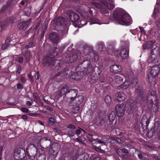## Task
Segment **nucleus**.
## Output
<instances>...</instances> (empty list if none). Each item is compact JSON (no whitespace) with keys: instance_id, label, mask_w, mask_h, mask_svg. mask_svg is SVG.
<instances>
[{"instance_id":"nucleus-1","label":"nucleus","mask_w":160,"mask_h":160,"mask_svg":"<svg viewBox=\"0 0 160 160\" xmlns=\"http://www.w3.org/2000/svg\"><path fill=\"white\" fill-rule=\"evenodd\" d=\"M110 18L112 20L115 21L116 23L121 25L129 23L131 20L130 16L124 12H114Z\"/></svg>"},{"instance_id":"nucleus-2","label":"nucleus","mask_w":160,"mask_h":160,"mask_svg":"<svg viewBox=\"0 0 160 160\" xmlns=\"http://www.w3.org/2000/svg\"><path fill=\"white\" fill-rule=\"evenodd\" d=\"M82 52L84 55L87 56L88 58L94 61H97L99 58V56L97 53L93 50V47L87 45H84L81 48Z\"/></svg>"},{"instance_id":"nucleus-3","label":"nucleus","mask_w":160,"mask_h":160,"mask_svg":"<svg viewBox=\"0 0 160 160\" xmlns=\"http://www.w3.org/2000/svg\"><path fill=\"white\" fill-rule=\"evenodd\" d=\"M147 101L148 103V107L152 111L156 110L158 105V99L154 92L148 93L147 98Z\"/></svg>"},{"instance_id":"nucleus-4","label":"nucleus","mask_w":160,"mask_h":160,"mask_svg":"<svg viewBox=\"0 0 160 160\" xmlns=\"http://www.w3.org/2000/svg\"><path fill=\"white\" fill-rule=\"evenodd\" d=\"M42 63L44 65L48 66L52 68L54 67L57 70H58L60 67V61L59 60H55L53 58L48 56L43 58Z\"/></svg>"},{"instance_id":"nucleus-5","label":"nucleus","mask_w":160,"mask_h":160,"mask_svg":"<svg viewBox=\"0 0 160 160\" xmlns=\"http://www.w3.org/2000/svg\"><path fill=\"white\" fill-rule=\"evenodd\" d=\"M83 69V73L86 74L92 71L93 68L91 64L90 60L87 59L83 61L82 62L78 64L76 68V70H82Z\"/></svg>"},{"instance_id":"nucleus-6","label":"nucleus","mask_w":160,"mask_h":160,"mask_svg":"<svg viewBox=\"0 0 160 160\" xmlns=\"http://www.w3.org/2000/svg\"><path fill=\"white\" fill-rule=\"evenodd\" d=\"M54 22L56 26L65 28L64 32H62L63 35L67 33V28L66 26L68 23V21L66 19L63 17H58L54 19Z\"/></svg>"},{"instance_id":"nucleus-7","label":"nucleus","mask_w":160,"mask_h":160,"mask_svg":"<svg viewBox=\"0 0 160 160\" xmlns=\"http://www.w3.org/2000/svg\"><path fill=\"white\" fill-rule=\"evenodd\" d=\"M25 156V150L21 148L16 149L14 153L13 156L15 160L23 159Z\"/></svg>"},{"instance_id":"nucleus-8","label":"nucleus","mask_w":160,"mask_h":160,"mask_svg":"<svg viewBox=\"0 0 160 160\" xmlns=\"http://www.w3.org/2000/svg\"><path fill=\"white\" fill-rule=\"evenodd\" d=\"M138 79L137 78H133L129 81V83L128 81H126L123 84H122V88L123 89H126L129 85L135 87L138 85Z\"/></svg>"},{"instance_id":"nucleus-9","label":"nucleus","mask_w":160,"mask_h":160,"mask_svg":"<svg viewBox=\"0 0 160 160\" xmlns=\"http://www.w3.org/2000/svg\"><path fill=\"white\" fill-rule=\"evenodd\" d=\"M115 109L118 117H121L123 116L125 111V106L124 104H117L115 106Z\"/></svg>"},{"instance_id":"nucleus-10","label":"nucleus","mask_w":160,"mask_h":160,"mask_svg":"<svg viewBox=\"0 0 160 160\" xmlns=\"http://www.w3.org/2000/svg\"><path fill=\"white\" fill-rule=\"evenodd\" d=\"M77 54L74 51H71L66 56L67 62L68 63H72L75 61L78 58Z\"/></svg>"},{"instance_id":"nucleus-11","label":"nucleus","mask_w":160,"mask_h":160,"mask_svg":"<svg viewBox=\"0 0 160 160\" xmlns=\"http://www.w3.org/2000/svg\"><path fill=\"white\" fill-rule=\"evenodd\" d=\"M125 107L127 109V112L130 114L133 113L136 108L133 101L131 100H128L127 101Z\"/></svg>"},{"instance_id":"nucleus-12","label":"nucleus","mask_w":160,"mask_h":160,"mask_svg":"<svg viewBox=\"0 0 160 160\" xmlns=\"http://www.w3.org/2000/svg\"><path fill=\"white\" fill-rule=\"evenodd\" d=\"M49 37L52 42L55 43H58L60 41L59 34L56 32H53L49 34Z\"/></svg>"},{"instance_id":"nucleus-13","label":"nucleus","mask_w":160,"mask_h":160,"mask_svg":"<svg viewBox=\"0 0 160 160\" xmlns=\"http://www.w3.org/2000/svg\"><path fill=\"white\" fill-rule=\"evenodd\" d=\"M37 153V149L35 145H33L32 148L30 150L29 152L27 153V156L31 160H33Z\"/></svg>"},{"instance_id":"nucleus-14","label":"nucleus","mask_w":160,"mask_h":160,"mask_svg":"<svg viewBox=\"0 0 160 160\" xmlns=\"http://www.w3.org/2000/svg\"><path fill=\"white\" fill-rule=\"evenodd\" d=\"M126 98V96L124 93L122 92H119L115 94L114 99L116 101L121 102L124 100Z\"/></svg>"},{"instance_id":"nucleus-15","label":"nucleus","mask_w":160,"mask_h":160,"mask_svg":"<svg viewBox=\"0 0 160 160\" xmlns=\"http://www.w3.org/2000/svg\"><path fill=\"white\" fill-rule=\"evenodd\" d=\"M31 21L32 19H29L25 22H20L18 25V28L20 30L25 29Z\"/></svg>"},{"instance_id":"nucleus-16","label":"nucleus","mask_w":160,"mask_h":160,"mask_svg":"<svg viewBox=\"0 0 160 160\" xmlns=\"http://www.w3.org/2000/svg\"><path fill=\"white\" fill-rule=\"evenodd\" d=\"M78 93V91L76 89H71L68 90V96L70 97V99L71 101L75 100Z\"/></svg>"},{"instance_id":"nucleus-17","label":"nucleus","mask_w":160,"mask_h":160,"mask_svg":"<svg viewBox=\"0 0 160 160\" xmlns=\"http://www.w3.org/2000/svg\"><path fill=\"white\" fill-rule=\"evenodd\" d=\"M156 41L154 40H152L151 41L147 42L144 43L142 46V48L143 49H149L154 48V44L155 43Z\"/></svg>"},{"instance_id":"nucleus-18","label":"nucleus","mask_w":160,"mask_h":160,"mask_svg":"<svg viewBox=\"0 0 160 160\" xmlns=\"http://www.w3.org/2000/svg\"><path fill=\"white\" fill-rule=\"evenodd\" d=\"M94 121L96 125L100 126L104 123V117L103 116H101L100 114L96 117Z\"/></svg>"},{"instance_id":"nucleus-19","label":"nucleus","mask_w":160,"mask_h":160,"mask_svg":"<svg viewBox=\"0 0 160 160\" xmlns=\"http://www.w3.org/2000/svg\"><path fill=\"white\" fill-rule=\"evenodd\" d=\"M116 117L115 113L113 111H112L110 112L108 115V125L111 128H112L113 126L112 125L113 124V122L115 120Z\"/></svg>"},{"instance_id":"nucleus-20","label":"nucleus","mask_w":160,"mask_h":160,"mask_svg":"<svg viewBox=\"0 0 160 160\" xmlns=\"http://www.w3.org/2000/svg\"><path fill=\"white\" fill-rule=\"evenodd\" d=\"M100 2L103 4L104 6L106 7L107 8L111 10L113 9L114 7V5L112 2H108V1L109 0H100Z\"/></svg>"},{"instance_id":"nucleus-21","label":"nucleus","mask_w":160,"mask_h":160,"mask_svg":"<svg viewBox=\"0 0 160 160\" xmlns=\"http://www.w3.org/2000/svg\"><path fill=\"white\" fill-rule=\"evenodd\" d=\"M135 93L138 97L142 99L144 98V91L141 86H139L138 87L136 90Z\"/></svg>"},{"instance_id":"nucleus-22","label":"nucleus","mask_w":160,"mask_h":160,"mask_svg":"<svg viewBox=\"0 0 160 160\" xmlns=\"http://www.w3.org/2000/svg\"><path fill=\"white\" fill-rule=\"evenodd\" d=\"M160 69L159 67L157 65H156L152 68L150 73L153 77H156L158 75Z\"/></svg>"},{"instance_id":"nucleus-23","label":"nucleus","mask_w":160,"mask_h":160,"mask_svg":"<svg viewBox=\"0 0 160 160\" xmlns=\"http://www.w3.org/2000/svg\"><path fill=\"white\" fill-rule=\"evenodd\" d=\"M22 53L25 58L26 62H28L30 60V58L31 56L30 52L28 49H23Z\"/></svg>"},{"instance_id":"nucleus-24","label":"nucleus","mask_w":160,"mask_h":160,"mask_svg":"<svg viewBox=\"0 0 160 160\" xmlns=\"http://www.w3.org/2000/svg\"><path fill=\"white\" fill-rule=\"evenodd\" d=\"M69 17L71 21L72 22L78 21L79 18V15L77 13L73 12L70 13Z\"/></svg>"},{"instance_id":"nucleus-25","label":"nucleus","mask_w":160,"mask_h":160,"mask_svg":"<svg viewBox=\"0 0 160 160\" xmlns=\"http://www.w3.org/2000/svg\"><path fill=\"white\" fill-rule=\"evenodd\" d=\"M51 144V141L49 140L42 139L40 146L44 148H47L49 147Z\"/></svg>"},{"instance_id":"nucleus-26","label":"nucleus","mask_w":160,"mask_h":160,"mask_svg":"<svg viewBox=\"0 0 160 160\" xmlns=\"http://www.w3.org/2000/svg\"><path fill=\"white\" fill-rule=\"evenodd\" d=\"M110 71L111 72H118L121 71V67L118 65H112L110 68Z\"/></svg>"},{"instance_id":"nucleus-27","label":"nucleus","mask_w":160,"mask_h":160,"mask_svg":"<svg viewBox=\"0 0 160 160\" xmlns=\"http://www.w3.org/2000/svg\"><path fill=\"white\" fill-rule=\"evenodd\" d=\"M128 50L125 48H122L120 53V56L123 59H126L128 56L129 54Z\"/></svg>"},{"instance_id":"nucleus-28","label":"nucleus","mask_w":160,"mask_h":160,"mask_svg":"<svg viewBox=\"0 0 160 160\" xmlns=\"http://www.w3.org/2000/svg\"><path fill=\"white\" fill-rule=\"evenodd\" d=\"M141 122L143 128H147L149 123V120L146 116H144Z\"/></svg>"},{"instance_id":"nucleus-29","label":"nucleus","mask_w":160,"mask_h":160,"mask_svg":"<svg viewBox=\"0 0 160 160\" xmlns=\"http://www.w3.org/2000/svg\"><path fill=\"white\" fill-rule=\"evenodd\" d=\"M50 148L53 150L54 151H56L57 153H58L60 149L61 146L59 143H54L52 144Z\"/></svg>"},{"instance_id":"nucleus-30","label":"nucleus","mask_w":160,"mask_h":160,"mask_svg":"<svg viewBox=\"0 0 160 160\" xmlns=\"http://www.w3.org/2000/svg\"><path fill=\"white\" fill-rule=\"evenodd\" d=\"M36 43L35 40L34 38L33 37L31 39L30 41L28 43V45H26L25 48L26 49L34 47Z\"/></svg>"},{"instance_id":"nucleus-31","label":"nucleus","mask_w":160,"mask_h":160,"mask_svg":"<svg viewBox=\"0 0 160 160\" xmlns=\"http://www.w3.org/2000/svg\"><path fill=\"white\" fill-rule=\"evenodd\" d=\"M58 153H57L56 151H54V150L50 148L49 150V155L50 158L52 159H54L57 156Z\"/></svg>"},{"instance_id":"nucleus-32","label":"nucleus","mask_w":160,"mask_h":160,"mask_svg":"<svg viewBox=\"0 0 160 160\" xmlns=\"http://www.w3.org/2000/svg\"><path fill=\"white\" fill-rule=\"evenodd\" d=\"M68 87H62L59 92V95L60 97H62L64 95H65L67 94H68Z\"/></svg>"},{"instance_id":"nucleus-33","label":"nucleus","mask_w":160,"mask_h":160,"mask_svg":"<svg viewBox=\"0 0 160 160\" xmlns=\"http://www.w3.org/2000/svg\"><path fill=\"white\" fill-rule=\"evenodd\" d=\"M10 24V22H8L7 19L3 21L0 22V28H1V31L4 29Z\"/></svg>"},{"instance_id":"nucleus-34","label":"nucleus","mask_w":160,"mask_h":160,"mask_svg":"<svg viewBox=\"0 0 160 160\" xmlns=\"http://www.w3.org/2000/svg\"><path fill=\"white\" fill-rule=\"evenodd\" d=\"M78 72H77L73 74V76H75L74 78L76 80L80 79L82 77V75H81V73H82V71L81 70H77Z\"/></svg>"},{"instance_id":"nucleus-35","label":"nucleus","mask_w":160,"mask_h":160,"mask_svg":"<svg viewBox=\"0 0 160 160\" xmlns=\"http://www.w3.org/2000/svg\"><path fill=\"white\" fill-rule=\"evenodd\" d=\"M122 76V75L120 74L115 76L114 79L116 82L117 83H120L122 82L123 80Z\"/></svg>"},{"instance_id":"nucleus-36","label":"nucleus","mask_w":160,"mask_h":160,"mask_svg":"<svg viewBox=\"0 0 160 160\" xmlns=\"http://www.w3.org/2000/svg\"><path fill=\"white\" fill-rule=\"evenodd\" d=\"M83 97L82 96H79L77 97H76L75 100L76 101V103L78 104H81L83 100Z\"/></svg>"},{"instance_id":"nucleus-37","label":"nucleus","mask_w":160,"mask_h":160,"mask_svg":"<svg viewBox=\"0 0 160 160\" xmlns=\"http://www.w3.org/2000/svg\"><path fill=\"white\" fill-rule=\"evenodd\" d=\"M92 148L93 149L97 152L101 153H104V151L102 149L100 148H99V147H98L96 146H93Z\"/></svg>"},{"instance_id":"nucleus-38","label":"nucleus","mask_w":160,"mask_h":160,"mask_svg":"<svg viewBox=\"0 0 160 160\" xmlns=\"http://www.w3.org/2000/svg\"><path fill=\"white\" fill-rule=\"evenodd\" d=\"M154 134L155 135H158V138L160 140V127L155 128L154 130Z\"/></svg>"},{"instance_id":"nucleus-39","label":"nucleus","mask_w":160,"mask_h":160,"mask_svg":"<svg viewBox=\"0 0 160 160\" xmlns=\"http://www.w3.org/2000/svg\"><path fill=\"white\" fill-rule=\"evenodd\" d=\"M70 156L68 155L65 154L61 156L59 158V160H69Z\"/></svg>"},{"instance_id":"nucleus-40","label":"nucleus","mask_w":160,"mask_h":160,"mask_svg":"<svg viewBox=\"0 0 160 160\" xmlns=\"http://www.w3.org/2000/svg\"><path fill=\"white\" fill-rule=\"evenodd\" d=\"M104 101L107 105H109L111 102V98L110 96L109 95L106 96L105 98Z\"/></svg>"},{"instance_id":"nucleus-41","label":"nucleus","mask_w":160,"mask_h":160,"mask_svg":"<svg viewBox=\"0 0 160 160\" xmlns=\"http://www.w3.org/2000/svg\"><path fill=\"white\" fill-rule=\"evenodd\" d=\"M67 133L68 135L70 136H73L75 134V130L74 129H68Z\"/></svg>"},{"instance_id":"nucleus-42","label":"nucleus","mask_w":160,"mask_h":160,"mask_svg":"<svg viewBox=\"0 0 160 160\" xmlns=\"http://www.w3.org/2000/svg\"><path fill=\"white\" fill-rule=\"evenodd\" d=\"M107 51L108 53L111 55H112L114 53L117 52V51L114 50V48L110 47L108 48Z\"/></svg>"},{"instance_id":"nucleus-43","label":"nucleus","mask_w":160,"mask_h":160,"mask_svg":"<svg viewBox=\"0 0 160 160\" xmlns=\"http://www.w3.org/2000/svg\"><path fill=\"white\" fill-rule=\"evenodd\" d=\"M80 109V107L77 106L73 107L72 109V112L74 114L77 113L78 112Z\"/></svg>"},{"instance_id":"nucleus-44","label":"nucleus","mask_w":160,"mask_h":160,"mask_svg":"<svg viewBox=\"0 0 160 160\" xmlns=\"http://www.w3.org/2000/svg\"><path fill=\"white\" fill-rule=\"evenodd\" d=\"M34 144L35 146V145H37V147H39L41 146V140H40L38 138L36 139L34 141Z\"/></svg>"},{"instance_id":"nucleus-45","label":"nucleus","mask_w":160,"mask_h":160,"mask_svg":"<svg viewBox=\"0 0 160 160\" xmlns=\"http://www.w3.org/2000/svg\"><path fill=\"white\" fill-rule=\"evenodd\" d=\"M55 122L54 119L52 117H50L48 119V124L50 126L53 125Z\"/></svg>"},{"instance_id":"nucleus-46","label":"nucleus","mask_w":160,"mask_h":160,"mask_svg":"<svg viewBox=\"0 0 160 160\" xmlns=\"http://www.w3.org/2000/svg\"><path fill=\"white\" fill-rule=\"evenodd\" d=\"M18 0H10L7 4L6 6H9L10 5H15L18 2Z\"/></svg>"},{"instance_id":"nucleus-47","label":"nucleus","mask_w":160,"mask_h":160,"mask_svg":"<svg viewBox=\"0 0 160 160\" xmlns=\"http://www.w3.org/2000/svg\"><path fill=\"white\" fill-rule=\"evenodd\" d=\"M91 3L92 5L95 6L96 8L100 9H101L102 7L100 4L96 2H91Z\"/></svg>"},{"instance_id":"nucleus-48","label":"nucleus","mask_w":160,"mask_h":160,"mask_svg":"<svg viewBox=\"0 0 160 160\" xmlns=\"http://www.w3.org/2000/svg\"><path fill=\"white\" fill-rule=\"evenodd\" d=\"M88 136L89 140L92 143H93L94 141H95L96 139H97L96 137H94L95 136H94L91 134H89Z\"/></svg>"},{"instance_id":"nucleus-49","label":"nucleus","mask_w":160,"mask_h":160,"mask_svg":"<svg viewBox=\"0 0 160 160\" xmlns=\"http://www.w3.org/2000/svg\"><path fill=\"white\" fill-rule=\"evenodd\" d=\"M8 22H10V24L11 23H15L16 21V19L14 17H11L7 19Z\"/></svg>"},{"instance_id":"nucleus-50","label":"nucleus","mask_w":160,"mask_h":160,"mask_svg":"<svg viewBox=\"0 0 160 160\" xmlns=\"http://www.w3.org/2000/svg\"><path fill=\"white\" fill-rule=\"evenodd\" d=\"M103 43L102 42H100L98 44V50L100 52L102 51L103 50Z\"/></svg>"},{"instance_id":"nucleus-51","label":"nucleus","mask_w":160,"mask_h":160,"mask_svg":"<svg viewBox=\"0 0 160 160\" xmlns=\"http://www.w3.org/2000/svg\"><path fill=\"white\" fill-rule=\"evenodd\" d=\"M114 140L115 141L116 143L120 144L123 142V141L119 138L118 137L115 138Z\"/></svg>"},{"instance_id":"nucleus-52","label":"nucleus","mask_w":160,"mask_h":160,"mask_svg":"<svg viewBox=\"0 0 160 160\" xmlns=\"http://www.w3.org/2000/svg\"><path fill=\"white\" fill-rule=\"evenodd\" d=\"M46 158L44 154H40L38 158V160H45Z\"/></svg>"},{"instance_id":"nucleus-53","label":"nucleus","mask_w":160,"mask_h":160,"mask_svg":"<svg viewBox=\"0 0 160 160\" xmlns=\"http://www.w3.org/2000/svg\"><path fill=\"white\" fill-rule=\"evenodd\" d=\"M9 44H8V43H6V42H5V43L3 44L2 45V49L3 50H4L6 49L9 46Z\"/></svg>"},{"instance_id":"nucleus-54","label":"nucleus","mask_w":160,"mask_h":160,"mask_svg":"<svg viewBox=\"0 0 160 160\" xmlns=\"http://www.w3.org/2000/svg\"><path fill=\"white\" fill-rule=\"evenodd\" d=\"M101 12L103 14L108 13V11L105 8H102V7L101 9Z\"/></svg>"},{"instance_id":"nucleus-55","label":"nucleus","mask_w":160,"mask_h":160,"mask_svg":"<svg viewBox=\"0 0 160 160\" xmlns=\"http://www.w3.org/2000/svg\"><path fill=\"white\" fill-rule=\"evenodd\" d=\"M33 98L39 101V98L37 93L36 92H34L33 93Z\"/></svg>"},{"instance_id":"nucleus-56","label":"nucleus","mask_w":160,"mask_h":160,"mask_svg":"<svg viewBox=\"0 0 160 160\" xmlns=\"http://www.w3.org/2000/svg\"><path fill=\"white\" fill-rule=\"evenodd\" d=\"M80 24L81 25V26H82L86 25V24L87 23V22L86 20L83 19L80 21Z\"/></svg>"},{"instance_id":"nucleus-57","label":"nucleus","mask_w":160,"mask_h":160,"mask_svg":"<svg viewBox=\"0 0 160 160\" xmlns=\"http://www.w3.org/2000/svg\"><path fill=\"white\" fill-rule=\"evenodd\" d=\"M81 131H82L84 132H85L84 131L83 129L80 128H79V129L77 130L75 132H76L75 133H76L77 135H78L81 132Z\"/></svg>"},{"instance_id":"nucleus-58","label":"nucleus","mask_w":160,"mask_h":160,"mask_svg":"<svg viewBox=\"0 0 160 160\" xmlns=\"http://www.w3.org/2000/svg\"><path fill=\"white\" fill-rule=\"evenodd\" d=\"M53 130L54 132H57L58 134H60L62 133V131L58 128H54L53 129Z\"/></svg>"},{"instance_id":"nucleus-59","label":"nucleus","mask_w":160,"mask_h":160,"mask_svg":"<svg viewBox=\"0 0 160 160\" xmlns=\"http://www.w3.org/2000/svg\"><path fill=\"white\" fill-rule=\"evenodd\" d=\"M156 25L158 28L160 29V19L157 21Z\"/></svg>"},{"instance_id":"nucleus-60","label":"nucleus","mask_w":160,"mask_h":160,"mask_svg":"<svg viewBox=\"0 0 160 160\" xmlns=\"http://www.w3.org/2000/svg\"><path fill=\"white\" fill-rule=\"evenodd\" d=\"M96 142H97L98 143L101 144L102 145H106V142L103 141L97 140V141H96Z\"/></svg>"},{"instance_id":"nucleus-61","label":"nucleus","mask_w":160,"mask_h":160,"mask_svg":"<svg viewBox=\"0 0 160 160\" xmlns=\"http://www.w3.org/2000/svg\"><path fill=\"white\" fill-rule=\"evenodd\" d=\"M21 110L23 112H28V109L22 107L21 108Z\"/></svg>"},{"instance_id":"nucleus-62","label":"nucleus","mask_w":160,"mask_h":160,"mask_svg":"<svg viewBox=\"0 0 160 160\" xmlns=\"http://www.w3.org/2000/svg\"><path fill=\"white\" fill-rule=\"evenodd\" d=\"M21 71V67L20 66H18L17 68V73H18V75H19L20 72Z\"/></svg>"},{"instance_id":"nucleus-63","label":"nucleus","mask_w":160,"mask_h":160,"mask_svg":"<svg viewBox=\"0 0 160 160\" xmlns=\"http://www.w3.org/2000/svg\"><path fill=\"white\" fill-rule=\"evenodd\" d=\"M17 87L18 89H22L23 88V85L21 83H18L17 84Z\"/></svg>"},{"instance_id":"nucleus-64","label":"nucleus","mask_w":160,"mask_h":160,"mask_svg":"<svg viewBox=\"0 0 160 160\" xmlns=\"http://www.w3.org/2000/svg\"><path fill=\"white\" fill-rule=\"evenodd\" d=\"M68 129H73L75 128V127L71 124H69L68 125Z\"/></svg>"}]
</instances>
